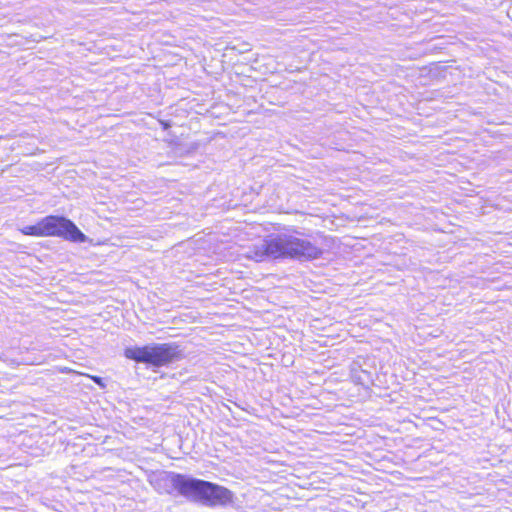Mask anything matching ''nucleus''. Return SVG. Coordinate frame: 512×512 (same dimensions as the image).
Wrapping results in <instances>:
<instances>
[{
  "label": "nucleus",
  "instance_id": "0eeeda50",
  "mask_svg": "<svg viewBox=\"0 0 512 512\" xmlns=\"http://www.w3.org/2000/svg\"><path fill=\"white\" fill-rule=\"evenodd\" d=\"M59 371L61 373H76L73 369L68 368V367H62V368L59 369Z\"/></svg>",
  "mask_w": 512,
  "mask_h": 512
},
{
  "label": "nucleus",
  "instance_id": "20e7f679",
  "mask_svg": "<svg viewBox=\"0 0 512 512\" xmlns=\"http://www.w3.org/2000/svg\"><path fill=\"white\" fill-rule=\"evenodd\" d=\"M195 497L211 507L225 506L233 501V493L228 488L201 479Z\"/></svg>",
  "mask_w": 512,
  "mask_h": 512
},
{
  "label": "nucleus",
  "instance_id": "6e6552de",
  "mask_svg": "<svg viewBox=\"0 0 512 512\" xmlns=\"http://www.w3.org/2000/svg\"><path fill=\"white\" fill-rule=\"evenodd\" d=\"M160 125L162 126V128H163L164 130H167V129H169V128H170V124H169V122H167V121H165V120H160Z\"/></svg>",
  "mask_w": 512,
  "mask_h": 512
},
{
  "label": "nucleus",
  "instance_id": "f257e3e1",
  "mask_svg": "<svg viewBox=\"0 0 512 512\" xmlns=\"http://www.w3.org/2000/svg\"><path fill=\"white\" fill-rule=\"evenodd\" d=\"M323 250L315 243L298 238L292 233H273L261 244L250 247L247 257L256 262L266 259L314 260L321 257Z\"/></svg>",
  "mask_w": 512,
  "mask_h": 512
},
{
  "label": "nucleus",
  "instance_id": "f03ea898",
  "mask_svg": "<svg viewBox=\"0 0 512 512\" xmlns=\"http://www.w3.org/2000/svg\"><path fill=\"white\" fill-rule=\"evenodd\" d=\"M20 233L32 237H59L73 243H83L87 236L76 226V224L59 215H48L32 225L19 229Z\"/></svg>",
  "mask_w": 512,
  "mask_h": 512
},
{
  "label": "nucleus",
  "instance_id": "39448f33",
  "mask_svg": "<svg viewBox=\"0 0 512 512\" xmlns=\"http://www.w3.org/2000/svg\"><path fill=\"white\" fill-rule=\"evenodd\" d=\"M200 479H190L182 474H175L172 477V486L183 496H195Z\"/></svg>",
  "mask_w": 512,
  "mask_h": 512
},
{
  "label": "nucleus",
  "instance_id": "7ed1b4c3",
  "mask_svg": "<svg viewBox=\"0 0 512 512\" xmlns=\"http://www.w3.org/2000/svg\"><path fill=\"white\" fill-rule=\"evenodd\" d=\"M124 356L137 363L162 367L180 359L181 351L176 343H158L128 347L124 350Z\"/></svg>",
  "mask_w": 512,
  "mask_h": 512
},
{
  "label": "nucleus",
  "instance_id": "423d86ee",
  "mask_svg": "<svg viewBox=\"0 0 512 512\" xmlns=\"http://www.w3.org/2000/svg\"><path fill=\"white\" fill-rule=\"evenodd\" d=\"M78 374L82 375V376H85V377H88L89 379H91L94 383H96L101 388L105 387V383L103 382L102 378L99 377V376L90 375V374H86V373H78Z\"/></svg>",
  "mask_w": 512,
  "mask_h": 512
}]
</instances>
